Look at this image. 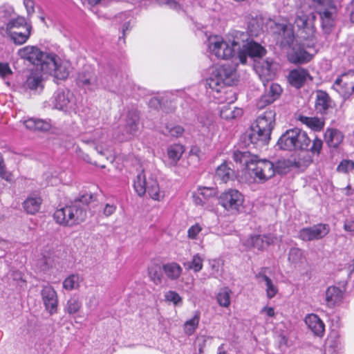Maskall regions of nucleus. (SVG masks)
Listing matches in <instances>:
<instances>
[{
    "mask_svg": "<svg viewBox=\"0 0 354 354\" xmlns=\"http://www.w3.org/2000/svg\"><path fill=\"white\" fill-rule=\"evenodd\" d=\"M41 201V197L32 195L27 198L24 202L23 206L27 213L34 214L39 210Z\"/></svg>",
    "mask_w": 354,
    "mask_h": 354,
    "instance_id": "obj_38",
    "label": "nucleus"
},
{
    "mask_svg": "<svg viewBox=\"0 0 354 354\" xmlns=\"http://www.w3.org/2000/svg\"><path fill=\"white\" fill-rule=\"evenodd\" d=\"M19 57L21 59L27 60L33 65L40 67L42 71V64L47 61V57L50 53L41 51L37 47L33 46H26L20 48L17 53Z\"/></svg>",
    "mask_w": 354,
    "mask_h": 354,
    "instance_id": "obj_17",
    "label": "nucleus"
},
{
    "mask_svg": "<svg viewBox=\"0 0 354 354\" xmlns=\"http://www.w3.org/2000/svg\"><path fill=\"white\" fill-rule=\"evenodd\" d=\"M209 266L212 270L210 274L214 277H217L221 272V264L220 261L217 259L210 260Z\"/></svg>",
    "mask_w": 354,
    "mask_h": 354,
    "instance_id": "obj_55",
    "label": "nucleus"
},
{
    "mask_svg": "<svg viewBox=\"0 0 354 354\" xmlns=\"http://www.w3.org/2000/svg\"><path fill=\"white\" fill-rule=\"evenodd\" d=\"M199 194L205 201L206 205L214 199L216 196V190L212 187H203L198 188Z\"/></svg>",
    "mask_w": 354,
    "mask_h": 354,
    "instance_id": "obj_50",
    "label": "nucleus"
},
{
    "mask_svg": "<svg viewBox=\"0 0 354 354\" xmlns=\"http://www.w3.org/2000/svg\"><path fill=\"white\" fill-rule=\"evenodd\" d=\"M226 86L222 88L218 93L209 89V95H211L218 103L226 102L227 104L223 106L220 110V116L225 120H231L239 118L243 114V110L241 108H232L230 105L236 100V93L232 89H226Z\"/></svg>",
    "mask_w": 354,
    "mask_h": 354,
    "instance_id": "obj_8",
    "label": "nucleus"
},
{
    "mask_svg": "<svg viewBox=\"0 0 354 354\" xmlns=\"http://www.w3.org/2000/svg\"><path fill=\"white\" fill-rule=\"evenodd\" d=\"M139 114L137 111H131L127 115L125 124L119 132L115 131L113 140L115 142L129 140L136 136L140 130Z\"/></svg>",
    "mask_w": 354,
    "mask_h": 354,
    "instance_id": "obj_13",
    "label": "nucleus"
},
{
    "mask_svg": "<svg viewBox=\"0 0 354 354\" xmlns=\"http://www.w3.org/2000/svg\"><path fill=\"white\" fill-rule=\"evenodd\" d=\"M233 159L249 171L255 182L263 183L274 175V164L266 159H259L248 151H235Z\"/></svg>",
    "mask_w": 354,
    "mask_h": 354,
    "instance_id": "obj_2",
    "label": "nucleus"
},
{
    "mask_svg": "<svg viewBox=\"0 0 354 354\" xmlns=\"http://www.w3.org/2000/svg\"><path fill=\"white\" fill-rule=\"evenodd\" d=\"M275 115L274 111L269 109L257 117L248 135L252 144L262 147L268 143L275 124Z\"/></svg>",
    "mask_w": 354,
    "mask_h": 354,
    "instance_id": "obj_3",
    "label": "nucleus"
},
{
    "mask_svg": "<svg viewBox=\"0 0 354 354\" xmlns=\"http://www.w3.org/2000/svg\"><path fill=\"white\" fill-rule=\"evenodd\" d=\"M115 82L113 73H109L106 76L101 75L99 78H97L91 71H85L80 73L77 79L79 86L90 91H94L102 86L115 92Z\"/></svg>",
    "mask_w": 354,
    "mask_h": 354,
    "instance_id": "obj_9",
    "label": "nucleus"
},
{
    "mask_svg": "<svg viewBox=\"0 0 354 354\" xmlns=\"http://www.w3.org/2000/svg\"><path fill=\"white\" fill-rule=\"evenodd\" d=\"M31 30L32 28H28L19 32L10 30V35H8L7 36L15 44L21 45L26 43L29 39Z\"/></svg>",
    "mask_w": 354,
    "mask_h": 354,
    "instance_id": "obj_40",
    "label": "nucleus"
},
{
    "mask_svg": "<svg viewBox=\"0 0 354 354\" xmlns=\"http://www.w3.org/2000/svg\"><path fill=\"white\" fill-rule=\"evenodd\" d=\"M345 291L344 286H328L324 293V304L329 308L339 306L344 301Z\"/></svg>",
    "mask_w": 354,
    "mask_h": 354,
    "instance_id": "obj_23",
    "label": "nucleus"
},
{
    "mask_svg": "<svg viewBox=\"0 0 354 354\" xmlns=\"http://www.w3.org/2000/svg\"><path fill=\"white\" fill-rule=\"evenodd\" d=\"M41 295L46 310L50 315L56 313L58 306V297L54 288L49 285L44 286L41 291Z\"/></svg>",
    "mask_w": 354,
    "mask_h": 354,
    "instance_id": "obj_26",
    "label": "nucleus"
},
{
    "mask_svg": "<svg viewBox=\"0 0 354 354\" xmlns=\"http://www.w3.org/2000/svg\"><path fill=\"white\" fill-rule=\"evenodd\" d=\"M255 277L259 283L263 282L265 283V290L268 299H271L277 295L279 292V288L277 281H274L263 271H261L257 274Z\"/></svg>",
    "mask_w": 354,
    "mask_h": 354,
    "instance_id": "obj_32",
    "label": "nucleus"
},
{
    "mask_svg": "<svg viewBox=\"0 0 354 354\" xmlns=\"http://www.w3.org/2000/svg\"><path fill=\"white\" fill-rule=\"evenodd\" d=\"M260 313L268 317H274L275 316L274 309L272 307L265 306L261 310Z\"/></svg>",
    "mask_w": 354,
    "mask_h": 354,
    "instance_id": "obj_61",
    "label": "nucleus"
},
{
    "mask_svg": "<svg viewBox=\"0 0 354 354\" xmlns=\"http://www.w3.org/2000/svg\"><path fill=\"white\" fill-rule=\"evenodd\" d=\"M86 217V210L79 203L57 209L53 214L55 221L64 227L78 225L84 221Z\"/></svg>",
    "mask_w": 354,
    "mask_h": 354,
    "instance_id": "obj_6",
    "label": "nucleus"
},
{
    "mask_svg": "<svg viewBox=\"0 0 354 354\" xmlns=\"http://www.w3.org/2000/svg\"><path fill=\"white\" fill-rule=\"evenodd\" d=\"M133 187L138 196H142L146 192L155 201H160L164 194L160 192L156 178L153 176L147 178L144 171L139 173L133 181Z\"/></svg>",
    "mask_w": 354,
    "mask_h": 354,
    "instance_id": "obj_10",
    "label": "nucleus"
},
{
    "mask_svg": "<svg viewBox=\"0 0 354 354\" xmlns=\"http://www.w3.org/2000/svg\"><path fill=\"white\" fill-rule=\"evenodd\" d=\"M201 318V313L198 310L194 312V316L187 320L184 325H183V329L184 332L187 335H192L194 333L196 328H198L199 322Z\"/></svg>",
    "mask_w": 354,
    "mask_h": 354,
    "instance_id": "obj_42",
    "label": "nucleus"
},
{
    "mask_svg": "<svg viewBox=\"0 0 354 354\" xmlns=\"http://www.w3.org/2000/svg\"><path fill=\"white\" fill-rule=\"evenodd\" d=\"M277 68V63L269 58L257 63L254 66L255 71L263 84L264 82L268 83L270 80L275 77Z\"/></svg>",
    "mask_w": 354,
    "mask_h": 354,
    "instance_id": "obj_22",
    "label": "nucleus"
},
{
    "mask_svg": "<svg viewBox=\"0 0 354 354\" xmlns=\"http://www.w3.org/2000/svg\"><path fill=\"white\" fill-rule=\"evenodd\" d=\"M185 131V129L180 125L171 124L166 123L165 129H162V133L166 136H170L174 138L180 137Z\"/></svg>",
    "mask_w": 354,
    "mask_h": 354,
    "instance_id": "obj_48",
    "label": "nucleus"
},
{
    "mask_svg": "<svg viewBox=\"0 0 354 354\" xmlns=\"http://www.w3.org/2000/svg\"><path fill=\"white\" fill-rule=\"evenodd\" d=\"M316 16L313 12L298 10L295 19V26L297 28V35L307 48H313L317 42V33L315 27Z\"/></svg>",
    "mask_w": 354,
    "mask_h": 354,
    "instance_id": "obj_4",
    "label": "nucleus"
},
{
    "mask_svg": "<svg viewBox=\"0 0 354 354\" xmlns=\"http://www.w3.org/2000/svg\"><path fill=\"white\" fill-rule=\"evenodd\" d=\"M331 101L328 95L322 91L317 93L315 109L320 113H325L327 109L330 106Z\"/></svg>",
    "mask_w": 354,
    "mask_h": 354,
    "instance_id": "obj_36",
    "label": "nucleus"
},
{
    "mask_svg": "<svg viewBox=\"0 0 354 354\" xmlns=\"http://www.w3.org/2000/svg\"><path fill=\"white\" fill-rule=\"evenodd\" d=\"M277 241V237L272 234H251L248 237L242 239V244L248 249H257L263 250L269 245L274 244Z\"/></svg>",
    "mask_w": 354,
    "mask_h": 354,
    "instance_id": "obj_16",
    "label": "nucleus"
},
{
    "mask_svg": "<svg viewBox=\"0 0 354 354\" xmlns=\"http://www.w3.org/2000/svg\"><path fill=\"white\" fill-rule=\"evenodd\" d=\"M326 346L342 351L344 349V344L337 335L329 337L326 340Z\"/></svg>",
    "mask_w": 354,
    "mask_h": 354,
    "instance_id": "obj_52",
    "label": "nucleus"
},
{
    "mask_svg": "<svg viewBox=\"0 0 354 354\" xmlns=\"http://www.w3.org/2000/svg\"><path fill=\"white\" fill-rule=\"evenodd\" d=\"M185 148L182 145L174 144L169 145L167 149V155L164 160L166 166L169 167H175L181 158Z\"/></svg>",
    "mask_w": 354,
    "mask_h": 354,
    "instance_id": "obj_31",
    "label": "nucleus"
},
{
    "mask_svg": "<svg viewBox=\"0 0 354 354\" xmlns=\"http://www.w3.org/2000/svg\"><path fill=\"white\" fill-rule=\"evenodd\" d=\"M26 128L32 131H48L51 127L50 120L30 118L24 120Z\"/></svg>",
    "mask_w": 354,
    "mask_h": 354,
    "instance_id": "obj_34",
    "label": "nucleus"
},
{
    "mask_svg": "<svg viewBox=\"0 0 354 354\" xmlns=\"http://www.w3.org/2000/svg\"><path fill=\"white\" fill-rule=\"evenodd\" d=\"M305 323L308 328L316 335L322 336L325 330V325L322 320L315 314L308 315L305 317Z\"/></svg>",
    "mask_w": 354,
    "mask_h": 354,
    "instance_id": "obj_33",
    "label": "nucleus"
},
{
    "mask_svg": "<svg viewBox=\"0 0 354 354\" xmlns=\"http://www.w3.org/2000/svg\"><path fill=\"white\" fill-rule=\"evenodd\" d=\"M82 141L95 144V149L102 155H105L106 151H110L109 148L113 143V140L109 139L107 133L102 129H96L91 140L82 138Z\"/></svg>",
    "mask_w": 354,
    "mask_h": 354,
    "instance_id": "obj_25",
    "label": "nucleus"
},
{
    "mask_svg": "<svg viewBox=\"0 0 354 354\" xmlns=\"http://www.w3.org/2000/svg\"><path fill=\"white\" fill-rule=\"evenodd\" d=\"M193 201L195 205L204 207L206 209H210L209 205H206L205 200L203 198L201 195L199 194V189L196 193L193 194Z\"/></svg>",
    "mask_w": 354,
    "mask_h": 354,
    "instance_id": "obj_60",
    "label": "nucleus"
},
{
    "mask_svg": "<svg viewBox=\"0 0 354 354\" xmlns=\"http://www.w3.org/2000/svg\"><path fill=\"white\" fill-rule=\"evenodd\" d=\"M292 162L290 160L285 159L279 160L275 165H274V174L277 172L279 174H286L289 171Z\"/></svg>",
    "mask_w": 354,
    "mask_h": 354,
    "instance_id": "obj_51",
    "label": "nucleus"
},
{
    "mask_svg": "<svg viewBox=\"0 0 354 354\" xmlns=\"http://www.w3.org/2000/svg\"><path fill=\"white\" fill-rule=\"evenodd\" d=\"M82 279L78 274H70L63 281V288L68 291L77 289Z\"/></svg>",
    "mask_w": 354,
    "mask_h": 354,
    "instance_id": "obj_43",
    "label": "nucleus"
},
{
    "mask_svg": "<svg viewBox=\"0 0 354 354\" xmlns=\"http://www.w3.org/2000/svg\"><path fill=\"white\" fill-rule=\"evenodd\" d=\"M247 33L234 30L225 37L218 35L210 36L207 39V51L211 59H232V64L214 66L211 68L210 75L207 79L209 89H213L216 93L224 86H231L236 79V70L238 60H236V52L241 47V37H246Z\"/></svg>",
    "mask_w": 354,
    "mask_h": 354,
    "instance_id": "obj_1",
    "label": "nucleus"
},
{
    "mask_svg": "<svg viewBox=\"0 0 354 354\" xmlns=\"http://www.w3.org/2000/svg\"><path fill=\"white\" fill-rule=\"evenodd\" d=\"M354 169V162L351 160H343L337 166V171L341 173H348Z\"/></svg>",
    "mask_w": 354,
    "mask_h": 354,
    "instance_id": "obj_54",
    "label": "nucleus"
},
{
    "mask_svg": "<svg viewBox=\"0 0 354 354\" xmlns=\"http://www.w3.org/2000/svg\"><path fill=\"white\" fill-rule=\"evenodd\" d=\"M204 257L203 255L195 254L190 261L185 262L183 266L186 270H192L194 272H200L203 266Z\"/></svg>",
    "mask_w": 354,
    "mask_h": 354,
    "instance_id": "obj_41",
    "label": "nucleus"
},
{
    "mask_svg": "<svg viewBox=\"0 0 354 354\" xmlns=\"http://www.w3.org/2000/svg\"><path fill=\"white\" fill-rule=\"evenodd\" d=\"M299 120L314 131H320L324 127V122L317 118L299 116Z\"/></svg>",
    "mask_w": 354,
    "mask_h": 354,
    "instance_id": "obj_45",
    "label": "nucleus"
},
{
    "mask_svg": "<svg viewBox=\"0 0 354 354\" xmlns=\"http://www.w3.org/2000/svg\"><path fill=\"white\" fill-rule=\"evenodd\" d=\"M82 307V302L77 296L71 297L66 302L64 310L69 315L77 313Z\"/></svg>",
    "mask_w": 354,
    "mask_h": 354,
    "instance_id": "obj_47",
    "label": "nucleus"
},
{
    "mask_svg": "<svg viewBox=\"0 0 354 354\" xmlns=\"http://www.w3.org/2000/svg\"><path fill=\"white\" fill-rule=\"evenodd\" d=\"M12 74V71L8 63L0 62V77L6 78Z\"/></svg>",
    "mask_w": 354,
    "mask_h": 354,
    "instance_id": "obj_59",
    "label": "nucleus"
},
{
    "mask_svg": "<svg viewBox=\"0 0 354 354\" xmlns=\"http://www.w3.org/2000/svg\"><path fill=\"white\" fill-rule=\"evenodd\" d=\"M306 41H304L302 46L295 45L288 54V60L293 64H304L310 62L313 58V54L304 49Z\"/></svg>",
    "mask_w": 354,
    "mask_h": 354,
    "instance_id": "obj_27",
    "label": "nucleus"
},
{
    "mask_svg": "<svg viewBox=\"0 0 354 354\" xmlns=\"http://www.w3.org/2000/svg\"><path fill=\"white\" fill-rule=\"evenodd\" d=\"M162 270L168 279L176 280L181 275L183 269L178 263L170 262L162 266Z\"/></svg>",
    "mask_w": 354,
    "mask_h": 354,
    "instance_id": "obj_37",
    "label": "nucleus"
},
{
    "mask_svg": "<svg viewBox=\"0 0 354 354\" xmlns=\"http://www.w3.org/2000/svg\"><path fill=\"white\" fill-rule=\"evenodd\" d=\"M234 174V170L226 162H224L217 167L215 178L223 183H227L233 178Z\"/></svg>",
    "mask_w": 354,
    "mask_h": 354,
    "instance_id": "obj_39",
    "label": "nucleus"
},
{
    "mask_svg": "<svg viewBox=\"0 0 354 354\" xmlns=\"http://www.w3.org/2000/svg\"><path fill=\"white\" fill-rule=\"evenodd\" d=\"M344 229L346 232L354 233V220L346 219L344 222Z\"/></svg>",
    "mask_w": 354,
    "mask_h": 354,
    "instance_id": "obj_64",
    "label": "nucleus"
},
{
    "mask_svg": "<svg viewBox=\"0 0 354 354\" xmlns=\"http://www.w3.org/2000/svg\"><path fill=\"white\" fill-rule=\"evenodd\" d=\"M232 294V290L228 287L221 288L216 295V301L219 306L227 308L231 304L230 297Z\"/></svg>",
    "mask_w": 354,
    "mask_h": 354,
    "instance_id": "obj_44",
    "label": "nucleus"
},
{
    "mask_svg": "<svg viewBox=\"0 0 354 354\" xmlns=\"http://www.w3.org/2000/svg\"><path fill=\"white\" fill-rule=\"evenodd\" d=\"M54 108L64 112L75 111L77 105L73 94L69 91H57L53 101Z\"/></svg>",
    "mask_w": 354,
    "mask_h": 354,
    "instance_id": "obj_20",
    "label": "nucleus"
},
{
    "mask_svg": "<svg viewBox=\"0 0 354 354\" xmlns=\"http://www.w3.org/2000/svg\"><path fill=\"white\" fill-rule=\"evenodd\" d=\"M24 4L28 15L35 12L33 0H24Z\"/></svg>",
    "mask_w": 354,
    "mask_h": 354,
    "instance_id": "obj_63",
    "label": "nucleus"
},
{
    "mask_svg": "<svg viewBox=\"0 0 354 354\" xmlns=\"http://www.w3.org/2000/svg\"><path fill=\"white\" fill-rule=\"evenodd\" d=\"M243 195L237 189H228L222 192L218 197L219 204L227 212L236 213L243 205Z\"/></svg>",
    "mask_w": 354,
    "mask_h": 354,
    "instance_id": "obj_15",
    "label": "nucleus"
},
{
    "mask_svg": "<svg viewBox=\"0 0 354 354\" xmlns=\"http://www.w3.org/2000/svg\"><path fill=\"white\" fill-rule=\"evenodd\" d=\"M165 299L168 303H171L175 306L183 305V299L180 295L174 290H169L165 294Z\"/></svg>",
    "mask_w": 354,
    "mask_h": 354,
    "instance_id": "obj_49",
    "label": "nucleus"
},
{
    "mask_svg": "<svg viewBox=\"0 0 354 354\" xmlns=\"http://www.w3.org/2000/svg\"><path fill=\"white\" fill-rule=\"evenodd\" d=\"M20 84L21 88L25 91L42 89L43 77L41 71L38 70L30 71Z\"/></svg>",
    "mask_w": 354,
    "mask_h": 354,
    "instance_id": "obj_28",
    "label": "nucleus"
},
{
    "mask_svg": "<svg viewBox=\"0 0 354 354\" xmlns=\"http://www.w3.org/2000/svg\"><path fill=\"white\" fill-rule=\"evenodd\" d=\"M325 141L330 147H337L342 142L344 136L337 129H328L324 135Z\"/></svg>",
    "mask_w": 354,
    "mask_h": 354,
    "instance_id": "obj_35",
    "label": "nucleus"
},
{
    "mask_svg": "<svg viewBox=\"0 0 354 354\" xmlns=\"http://www.w3.org/2000/svg\"><path fill=\"white\" fill-rule=\"evenodd\" d=\"M71 69L68 61L61 59L54 53H50L47 61L42 64V72L53 75L57 80H65L68 77Z\"/></svg>",
    "mask_w": 354,
    "mask_h": 354,
    "instance_id": "obj_11",
    "label": "nucleus"
},
{
    "mask_svg": "<svg viewBox=\"0 0 354 354\" xmlns=\"http://www.w3.org/2000/svg\"><path fill=\"white\" fill-rule=\"evenodd\" d=\"M32 28L24 17L17 15L11 7H3L0 10V33L3 35H10L11 31H21Z\"/></svg>",
    "mask_w": 354,
    "mask_h": 354,
    "instance_id": "obj_7",
    "label": "nucleus"
},
{
    "mask_svg": "<svg viewBox=\"0 0 354 354\" xmlns=\"http://www.w3.org/2000/svg\"><path fill=\"white\" fill-rule=\"evenodd\" d=\"M288 261L295 267L300 266L304 261L303 252L296 248H291L288 254Z\"/></svg>",
    "mask_w": 354,
    "mask_h": 354,
    "instance_id": "obj_46",
    "label": "nucleus"
},
{
    "mask_svg": "<svg viewBox=\"0 0 354 354\" xmlns=\"http://www.w3.org/2000/svg\"><path fill=\"white\" fill-rule=\"evenodd\" d=\"M263 84L265 90L264 93L257 101V106L259 109H263L275 102L280 97L283 91L281 86L277 83L272 82L270 84H266V82H264Z\"/></svg>",
    "mask_w": 354,
    "mask_h": 354,
    "instance_id": "obj_21",
    "label": "nucleus"
},
{
    "mask_svg": "<svg viewBox=\"0 0 354 354\" xmlns=\"http://www.w3.org/2000/svg\"><path fill=\"white\" fill-rule=\"evenodd\" d=\"M199 124V132L201 135L209 139H212L218 131V126L216 122L215 116L212 113H202L197 118Z\"/></svg>",
    "mask_w": 354,
    "mask_h": 354,
    "instance_id": "obj_18",
    "label": "nucleus"
},
{
    "mask_svg": "<svg viewBox=\"0 0 354 354\" xmlns=\"http://www.w3.org/2000/svg\"><path fill=\"white\" fill-rule=\"evenodd\" d=\"M310 75L308 70L303 68H297L289 72L288 80L290 84L297 88L304 86Z\"/></svg>",
    "mask_w": 354,
    "mask_h": 354,
    "instance_id": "obj_29",
    "label": "nucleus"
},
{
    "mask_svg": "<svg viewBox=\"0 0 354 354\" xmlns=\"http://www.w3.org/2000/svg\"><path fill=\"white\" fill-rule=\"evenodd\" d=\"M317 4L322 27L324 32L329 33L335 26L337 18V8L333 0H313Z\"/></svg>",
    "mask_w": 354,
    "mask_h": 354,
    "instance_id": "obj_12",
    "label": "nucleus"
},
{
    "mask_svg": "<svg viewBox=\"0 0 354 354\" xmlns=\"http://www.w3.org/2000/svg\"><path fill=\"white\" fill-rule=\"evenodd\" d=\"M322 145H323L322 140L319 138H315L313 140V145L309 149L313 154L318 155V154H319V153L322 149Z\"/></svg>",
    "mask_w": 354,
    "mask_h": 354,
    "instance_id": "obj_57",
    "label": "nucleus"
},
{
    "mask_svg": "<svg viewBox=\"0 0 354 354\" xmlns=\"http://www.w3.org/2000/svg\"><path fill=\"white\" fill-rule=\"evenodd\" d=\"M327 224L319 223L312 227H304L299 232V238L305 241L318 240L324 238L329 232Z\"/></svg>",
    "mask_w": 354,
    "mask_h": 354,
    "instance_id": "obj_24",
    "label": "nucleus"
},
{
    "mask_svg": "<svg viewBox=\"0 0 354 354\" xmlns=\"http://www.w3.org/2000/svg\"><path fill=\"white\" fill-rule=\"evenodd\" d=\"M344 14L351 23H354V0H351L346 4Z\"/></svg>",
    "mask_w": 354,
    "mask_h": 354,
    "instance_id": "obj_58",
    "label": "nucleus"
},
{
    "mask_svg": "<svg viewBox=\"0 0 354 354\" xmlns=\"http://www.w3.org/2000/svg\"><path fill=\"white\" fill-rule=\"evenodd\" d=\"M241 47L238 49L237 55L235 58L238 60V64H245L248 57H261L266 54V49L259 44L248 41V35L246 37H241Z\"/></svg>",
    "mask_w": 354,
    "mask_h": 354,
    "instance_id": "obj_14",
    "label": "nucleus"
},
{
    "mask_svg": "<svg viewBox=\"0 0 354 354\" xmlns=\"http://www.w3.org/2000/svg\"><path fill=\"white\" fill-rule=\"evenodd\" d=\"M149 275L156 284H160L162 281L160 268L158 266H151L149 268Z\"/></svg>",
    "mask_w": 354,
    "mask_h": 354,
    "instance_id": "obj_53",
    "label": "nucleus"
},
{
    "mask_svg": "<svg viewBox=\"0 0 354 354\" xmlns=\"http://www.w3.org/2000/svg\"><path fill=\"white\" fill-rule=\"evenodd\" d=\"M202 227L198 223L192 225L187 231L188 238L191 239H196L197 236L202 231Z\"/></svg>",
    "mask_w": 354,
    "mask_h": 354,
    "instance_id": "obj_56",
    "label": "nucleus"
},
{
    "mask_svg": "<svg viewBox=\"0 0 354 354\" xmlns=\"http://www.w3.org/2000/svg\"><path fill=\"white\" fill-rule=\"evenodd\" d=\"M333 88L346 98L354 92V71H349L337 78Z\"/></svg>",
    "mask_w": 354,
    "mask_h": 354,
    "instance_id": "obj_19",
    "label": "nucleus"
},
{
    "mask_svg": "<svg viewBox=\"0 0 354 354\" xmlns=\"http://www.w3.org/2000/svg\"><path fill=\"white\" fill-rule=\"evenodd\" d=\"M311 140L304 131L294 128L287 130L277 142L278 147L283 150H307Z\"/></svg>",
    "mask_w": 354,
    "mask_h": 354,
    "instance_id": "obj_5",
    "label": "nucleus"
},
{
    "mask_svg": "<svg viewBox=\"0 0 354 354\" xmlns=\"http://www.w3.org/2000/svg\"><path fill=\"white\" fill-rule=\"evenodd\" d=\"M276 28L278 30L277 39L283 47L290 46L293 44L295 39L294 30L290 25L277 24Z\"/></svg>",
    "mask_w": 354,
    "mask_h": 354,
    "instance_id": "obj_30",
    "label": "nucleus"
},
{
    "mask_svg": "<svg viewBox=\"0 0 354 354\" xmlns=\"http://www.w3.org/2000/svg\"><path fill=\"white\" fill-rule=\"evenodd\" d=\"M159 3L161 5H168L171 8L178 10L180 5L174 0H159Z\"/></svg>",
    "mask_w": 354,
    "mask_h": 354,
    "instance_id": "obj_62",
    "label": "nucleus"
}]
</instances>
